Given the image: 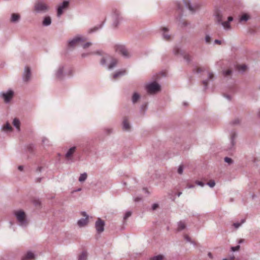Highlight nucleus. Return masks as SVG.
<instances>
[{"mask_svg":"<svg viewBox=\"0 0 260 260\" xmlns=\"http://www.w3.org/2000/svg\"><path fill=\"white\" fill-rule=\"evenodd\" d=\"M73 72V68L72 66H58L55 75L57 79L61 80L72 75Z\"/></svg>","mask_w":260,"mask_h":260,"instance_id":"1","label":"nucleus"},{"mask_svg":"<svg viewBox=\"0 0 260 260\" xmlns=\"http://www.w3.org/2000/svg\"><path fill=\"white\" fill-rule=\"evenodd\" d=\"M14 214L16 217L18 224L22 227H26L28 224L26 218L25 213L21 210H16L14 212Z\"/></svg>","mask_w":260,"mask_h":260,"instance_id":"2","label":"nucleus"},{"mask_svg":"<svg viewBox=\"0 0 260 260\" xmlns=\"http://www.w3.org/2000/svg\"><path fill=\"white\" fill-rule=\"evenodd\" d=\"M146 89L149 94H155L160 90V85L156 82H152L146 85Z\"/></svg>","mask_w":260,"mask_h":260,"instance_id":"3","label":"nucleus"},{"mask_svg":"<svg viewBox=\"0 0 260 260\" xmlns=\"http://www.w3.org/2000/svg\"><path fill=\"white\" fill-rule=\"evenodd\" d=\"M118 63L117 60L109 55H105L101 59V63L107 65H116Z\"/></svg>","mask_w":260,"mask_h":260,"instance_id":"4","label":"nucleus"},{"mask_svg":"<svg viewBox=\"0 0 260 260\" xmlns=\"http://www.w3.org/2000/svg\"><path fill=\"white\" fill-rule=\"evenodd\" d=\"M115 51L125 57H128L130 56V53L128 50L123 45H117L115 46Z\"/></svg>","mask_w":260,"mask_h":260,"instance_id":"5","label":"nucleus"},{"mask_svg":"<svg viewBox=\"0 0 260 260\" xmlns=\"http://www.w3.org/2000/svg\"><path fill=\"white\" fill-rule=\"evenodd\" d=\"M173 53L175 55H181L183 56V58L187 61H189L190 60V56L178 47H176L174 48Z\"/></svg>","mask_w":260,"mask_h":260,"instance_id":"6","label":"nucleus"},{"mask_svg":"<svg viewBox=\"0 0 260 260\" xmlns=\"http://www.w3.org/2000/svg\"><path fill=\"white\" fill-rule=\"evenodd\" d=\"M48 6L44 2H38L35 5V10L37 12H45L48 10Z\"/></svg>","mask_w":260,"mask_h":260,"instance_id":"7","label":"nucleus"},{"mask_svg":"<svg viewBox=\"0 0 260 260\" xmlns=\"http://www.w3.org/2000/svg\"><path fill=\"white\" fill-rule=\"evenodd\" d=\"M31 69L29 66H25L22 74V79L25 82H27L30 80L31 78Z\"/></svg>","mask_w":260,"mask_h":260,"instance_id":"8","label":"nucleus"},{"mask_svg":"<svg viewBox=\"0 0 260 260\" xmlns=\"http://www.w3.org/2000/svg\"><path fill=\"white\" fill-rule=\"evenodd\" d=\"M14 95V92L12 90H9L7 92H2L1 93V95L4 99L5 102L6 103H9L12 99Z\"/></svg>","mask_w":260,"mask_h":260,"instance_id":"9","label":"nucleus"},{"mask_svg":"<svg viewBox=\"0 0 260 260\" xmlns=\"http://www.w3.org/2000/svg\"><path fill=\"white\" fill-rule=\"evenodd\" d=\"M105 223L104 220L98 218L95 223V227L98 233H101L104 231Z\"/></svg>","mask_w":260,"mask_h":260,"instance_id":"10","label":"nucleus"},{"mask_svg":"<svg viewBox=\"0 0 260 260\" xmlns=\"http://www.w3.org/2000/svg\"><path fill=\"white\" fill-rule=\"evenodd\" d=\"M85 41L84 38L76 37L69 42L68 46L69 47H74L78 44H81L82 42Z\"/></svg>","mask_w":260,"mask_h":260,"instance_id":"11","label":"nucleus"},{"mask_svg":"<svg viewBox=\"0 0 260 260\" xmlns=\"http://www.w3.org/2000/svg\"><path fill=\"white\" fill-rule=\"evenodd\" d=\"M81 215L85 217V218H81L78 221L77 223L80 227L85 226L88 223V215L86 214V213L85 211H82L81 212Z\"/></svg>","mask_w":260,"mask_h":260,"instance_id":"12","label":"nucleus"},{"mask_svg":"<svg viewBox=\"0 0 260 260\" xmlns=\"http://www.w3.org/2000/svg\"><path fill=\"white\" fill-rule=\"evenodd\" d=\"M237 137V134L235 131H232L231 134V142L230 146L229 148V150H232L234 148L236 144L235 139Z\"/></svg>","mask_w":260,"mask_h":260,"instance_id":"13","label":"nucleus"},{"mask_svg":"<svg viewBox=\"0 0 260 260\" xmlns=\"http://www.w3.org/2000/svg\"><path fill=\"white\" fill-rule=\"evenodd\" d=\"M69 6L68 1H64L62 4L59 6L57 9V16H60L63 13V10L67 8Z\"/></svg>","mask_w":260,"mask_h":260,"instance_id":"14","label":"nucleus"},{"mask_svg":"<svg viewBox=\"0 0 260 260\" xmlns=\"http://www.w3.org/2000/svg\"><path fill=\"white\" fill-rule=\"evenodd\" d=\"M122 129L124 131H128L130 130L131 125L128 122V118L126 117H124L122 121Z\"/></svg>","mask_w":260,"mask_h":260,"instance_id":"15","label":"nucleus"},{"mask_svg":"<svg viewBox=\"0 0 260 260\" xmlns=\"http://www.w3.org/2000/svg\"><path fill=\"white\" fill-rule=\"evenodd\" d=\"M214 15L215 16L216 19L218 22H221L222 20V15L219 10H216L214 13Z\"/></svg>","mask_w":260,"mask_h":260,"instance_id":"16","label":"nucleus"},{"mask_svg":"<svg viewBox=\"0 0 260 260\" xmlns=\"http://www.w3.org/2000/svg\"><path fill=\"white\" fill-rule=\"evenodd\" d=\"M126 73V71L125 70L119 71L113 74V78L114 79H116L117 78L125 75Z\"/></svg>","mask_w":260,"mask_h":260,"instance_id":"17","label":"nucleus"},{"mask_svg":"<svg viewBox=\"0 0 260 260\" xmlns=\"http://www.w3.org/2000/svg\"><path fill=\"white\" fill-rule=\"evenodd\" d=\"M162 30L163 31L162 36L167 41H169L171 40V36L168 34V29L167 27H162Z\"/></svg>","mask_w":260,"mask_h":260,"instance_id":"18","label":"nucleus"},{"mask_svg":"<svg viewBox=\"0 0 260 260\" xmlns=\"http://www.w3.org/2000/svg\"><path fill=\"white\" fill-rule=\"evenodd\" d=\"M35 258V254L31 251H28L22 258V260H30Z\"/></svg>","mask_w":260,"mask_h":260,"instance_id":"19","label":"nucleus"},{"mask_svg":"<svg viewBox=\"0 0 260 260\" xmlns=\"http://www.w3.org/2000/svg\"><path fill=\"white\" fill-rule=\"evenodd\" d=\"M76 149V147L75 146L72 147L71 148H70L66 154V157L67 158H69L70 157H71L75 152Z\"/></svg>","mask_w":260,"mask_h":260,"instance_id":"20","label":"nucleus"},{"mask_svg":"<svg viewBox=\"0 0 260 260\" xmlns=\"http://www.w3.org/2000/svg\"><path fill=\"white\" fill-rule=\"evenodd\" d=\"M87 252L86 251H83L79 255L78 260H87Z\"/></svg>","mask_w":260,"mask_h":260,"instance_id":"21","label":"nucleus"},{"mask_svg":"<svg viewBox=\"0 0 260 260\" xmlns=\"http://www.w3.org/2000/svg\"><path fill=\"white\" fill-rule=\"evenodd\" d=\"M19 19H20V15L18 14L13 13L12 14L11 21V22H16L17 21H18V20Z\"/></svg>","mask_w":260,"mask_h":260,"instance_id":"22","label":"nucleus"},{"mask_svg":"<svg viewBox=\"0 0 260 260\" xmlns=\"http://www.w3.org/2000/svg\"><path fill=\"white\" fill-rule=\"evenodd\" d=\"M87 178V174L86 173H83L82 174H81L79 178V181L80 182H83L86 180Z\"/></svg>","mask_w":260,"mask_h":260,"instance_id":"23","label":"nucleus"},{"mask_svg":"<svg viewBox=\"0 0 260 260\" xmlns=\"http://www.w3.org/2000/svg\"><path fill=\"white\" fill-rule=\"evenodd\" d=\"M13 124L15 127H16L17 129H18V130L20 129V122L18 119L16 118H14L13 121Z\"/></svg>","mask_w":260,"mask_h":260,"instance_id":"24","label":"nucleus"},{"mask_svg":"<svg viewBox=\"0 0 260 260\" xmlns=\"http://www.w3.org/2000/svg\"><path fill=\"white\" fill-rule=\"evenodd\" d=\"M140 98V95L138 93H137V92L134 93L132 96L133 103L135 104L136 103H137V102L139 100Z\"/></svg>","mask_w":260,"mask_h":260,"instance_id":"25","label":"nucleus"},{"mask_svg":"<svg viewBox=\"0 0 260 260\" xmlns=\"http://www.w3.org/2000/svg\"><path fill=\"white\" fill-rule=\"evenodd\" d=\"M250 18V16L248 14H243L240 18V22H242V21H247L248 20H249Z\"/></svg>","mask_w":260,"mask_h":260,"instance_id":"26","label":"nucleus"},{"mask_svg":"<svg viewBox=\"0 0 260 260\" xmlns=\"http://www.w3.org/2000/svg\"><path fill=\"white\" fill-rule=\"evenodd\" d=\"M51 20L50 17H46L43 21V24L45 26L49 25L51 24Z\"/></svg>","mask_w":260,"mask_h":260,"instance_id":"27","label":"nucleus"},{"mask_svg":"<svg viewBox=\"0 0 260 260\" xmlns=\"http://www.w3.org/2000/svg\"><path fill=\"white\" fill-rule=\"evenodd\" d=\"M186 227L185 224L182 221H179L178 223V231L184 230Z\"/></svg>","mask_w":260,"mask_h":260,"instance_id":"28","label":"nucleus"},{"mask_svg":"<svg viewBox=\"0 0 260 260\" xmlns=\"http://www.w3.org/2000/svg\"><path fill=\"white\" fill-rule=\"evenodd\" d=\"M232 71L230 69L223 70L222 71L223 75L225 77H231L232 75Z\"/></svg>","mask_w":260,"mask_h":260,"instance_id":"29","label":"nucleus"},{"mask_svg":"<svg viewBox=\"0 0 260 260\" xmlns=\"http://www.w3.org/2000/svg\"><path fill=\"white\" fill-rule=\"evenodd\" d=\"M248 66H237V70L241 73H244L247 70Z\"/></svg>","mask_w":260,"mask_h":260,"instance_id":"30","label":"nucleus"},{"mask_svg":"<svg viewBox=\"0 0 260 260\" xmlns=\"http://www.w3.org/2000/svg\"><path fill=\"white\" fill-rule=\"evenodd\" d=\"M221 23L224 29H229L231 28V25L229 21H224V22L221 21Z\"/></svg>","mask_w":260,"mask_h":260,"instance_id":"31","label":"nucleus"},{"mask_svg":"<svg viewBox=\"0 0 260 260\" xmlns=\"http://www.w3.org/2000/svg\"><path fill=\"white\" fill-rule=\"evenodd\" d=\"M245 219H242L241 220V222L240 223L239 222H235L233 223V226L235 228V229H238L243 223H244L245 222Z\"/></svg>","mask_w":260,"mask_h":260,"instance_id":"32","label":"nucleus"},{"mask_svg":"<svg viewBox=\"0 0 260 260\" xmlns=\"http://www.w3.org/2000/svg\"><path fill=\"white\" fill-rule=\"evenodd\" d=\"M164 258V256L162 255H157L152 257L150 258V260H162Z\"/></svg>","mask_w":260,"mask_h":260,"instance_id":"33","label":"nucleus"},{"mask_svg":"<svg viewBox=\"0 0 260 260\" xmlns=\"http://www.w3.org/2000/svg\"><path fill=\"white\" fill-rule=\"evenodd\" d=\"M187 7H188V8L189 9V10L191 11V12H194L195 11L196 9H198L199 8L198 6H196L194 8L192 7L189 3H187Z\"/></svg>","mask_w":260,"mask_h":260,"instance_id":"34","label":"nucleus"},{"mask_svg":"<svg viewBox=\"0 0 260 260\" xmlns=\"http://www.w3.org/2000/svg\"><path fill=\"white\" fill-rule=\"evenodd\" d=\"M224 160L225 162L229 164V165L232 164L234 162L232 158L228 157H225L224 158Z\"/></svg>","mask_w":260,"mask_h":260,"instance_id":"35","label":"nucleus"},{"mask_svg":"<svg viewBox=\"0 0 260 260\" xmlns=\"http://www.w3.org/2000/svg\"><path fill=\"white\" fill-rule=\"evenodd\" d=\"M4 130H8V131H12V126L10 125V124H9V122H7L5 126L4 127Z\"/></svg>","mask_w":260,"mask_h":260,"instance_id":"36","label":"nucleus"},{"mask_svg":"<svg viewBox=\"0 0 260 260\" xmlns=\"http://www.w3.org/2000/svg\"><path fill=\"white\" fill-rule=\"evenodd\" d=\"M132 215V212L131 211H127L123 217L124 220L127 219L128 217H129Z\"/></svg>","mask_w":260,"mask_h":260,"instance_id":"37","label":"nucleus"},{"mask_svg":"<svg viewBox=\"0 0 260 260\" xmlns=\"http://www.w3.org/2000/svg\"><path fill=\"white\" fill-rule=\"evenodd\" d=\"M207 185L210 187H213L215 185V182L214 180H211L207 183Z\"/></svg>","mask_w":260,"mask_h":260,"instance_id":"38","label":"nucleus"},{"mask_svg":"<svg viewBox=\"0 0 260 260\" xmlns=\"http://www.w3.org/2000/svg\"><path fill=\"white\" fill-rule=\"evenodd\" d=\"M196 72L197 74H200L201 72H205V71L203 70L202 68H197L196 69Z\"/></svg>","mask_w":260,"mask_h":260,"instance_id":"39","label":"nucleus"},{"mask_svg":"<svg viewBox=\"0 0 260 260\" xmlns=\"http://www.w3.org/2000/svg\"><path fill=\"white\" fill-rule=\"evenodd\" d=\"M185 239L187 241V242H190L191 243H192V244L193 245H196V243L194 242L193 241H191V239L190 237H189L187 235H185Z\"/></svg>","mask_w":260,"mask_h":260,"instance_id":"40","label":"nucleus"},{"mask_svg":"<svg viewBox=\"0 0 260 260\" xmlns=\"http://www.w3.org/2000/svg\"><path fill=\"white\" fill-rule=\"evenodd\" d=\"M205 41L207 43H210L211 41V38L209 35H206L205 37Z\"/></svg>","mask_w":260,"mask_h":260,"instance_id":"41","label":"nucleus"},{"mask_svg":"<svg viewBox=\"0 0 260 260\" xmlns=\"http://www.w3.org/2000/svg\"><path fill=\"white\" fill-rule=\"evenodd\" d=\"M240 248V246L239 245H237V246H235V247H231V250L233 251H236L239 250Z\"/></svg>","mask_w":260,"mask_h":260,"instance_id":"42","label":"nucleus"},{"mask_svg":"<svg viewBox=\"0 0 260 260\" xmlns=\"http://www.w3.org/2000/svg\"><path fill=\"white\" fill-rule=\"evenodd\" d=\"M214 77V75L212 73L208 72V79H212Z\"/></svg>","mask_w":260,"mask_h":260,"instance_id":"43","label":"nucleus"},{"mask_svg":"<svg viewBox=\"0 0 260 260\" xmlns=\"http://www.w3.org/2000/svg\"><path fill=\"white\" fill-rule=\"evenodd\" d=\"M183 167L182 166H180L178 169V173L179 174H182L183 173Z\"/></svg>","mask_w":260,"mask_h":260,"instance_id":"44","label":"nucleus"},{"mask_svg":"<svg viewBox=\"0 0 260 260\" xmlns=\"http://www.w3.org/2000/svg\"><path fill=\"white\" fill-rule=\"evenodd\" d=\"M202 82L204 86V89L206 90L207 88L208 81L207 80H204Z\"/></svg>","mask_w":260,"mask_h":260,"instance_id":"45","label":"nucleus"},{"mask_svg":"<svg viewBox=\"0 0 260 260\" xmlns=\"http://www.w3.org/2000/svg\"><path fill=\"white\" fill-rule=\"evenodd\" d=\"M240 123V120L238 119H236L232 121V124L233 125L238 124Z\"/></svg>","mask_w":260,"mask_h":260,"instance_id":"46","label":"nucleus"},{"mask_svg":"<svg viewBox=\"0 0 260 260\" xmlns=\"http://www.w3.org/2000/svg\"><path fill=\"white\" fill-rule=\"evenodd\" d=\"M196 183L197 184L202 187H203L204 186V183L202 181H197Z\"/></svg>","mask_w":260,"mask_h":260,"instance_id":"47","label":"nucleus"},{"mask_svg":"<svg viewBox=\"0 0 260 260\" xmlns=\"http://www.w3.org/2000/svg\"><path fill=\"white\" fill-rule=\"evenodd\" d=\"M91 45V43L88 42V43H86V44H84L83 45V47L84 48H86L89 47Z\"/></svg>","mask_w":260,"mask_h":260,"instance_id":"48","label":"nucleus"},{"mask_svg":"<svg viewBox=\"0 0 260 260\" xmlns=\"http://www.w3.org/2000/svg\"><path fill=\"white\" fill-rule=\"evenodd\" d=\"M158 207V205L157 204H153L152 206V209L153 210H155Z\"/></svg>","mask_w":260,"mask_h":260,"instance_id":"49","label":"nucleus"},{"mask_svg":"<svg viewBox=\"0 0 260 260\" xmlns=\"http://www.w3.org/2000/svg\"><path fill=\"white\" fill-rule=\"evenodd\" d=\"M142 200V197H136L134 199V201L136 202H139Z\"/></svg>","mask_w":260,"mask_h":260,"instance_id":"50","label":"nucleus"},{"mask_svg":"<svg viewBox=\"0 0 260 260\" xmlns=\"http://www.w3.org/2000/svg\"><path fill=\"white\" fill-rule=\"evenodd\" d=\"M215 43L218 45L221 44V41L218 40H215L214 41Z\"/></svg>","mask_w":260,"mask_h":260,"instance_id":"51","label":"nucleus"},{"mask_svg":"<svg viewBox=\"0 0 260 260\" xmlns=\"http://www.w3.org/2000/svg\"><path fill=\"white\" fill-rule=\"evenodd\" d=\"M35 204L36 206H38V205L40 206L41 203L39 201H36L35 202Z\"/></svg>","mask_w":260,"mask_h":260,"instance_id":"52","label":"nucleus"},{"mask_svg":"<svg viewBox=\"0 0 260 260\" xmlns=\"http://www.w3.org/2000/svg\"><path fill=\"white\" fill-rule=\"evenodd\" d=\"M115 66H108V70L111 71L113 69L114 67Z\"/></svg>","mask_w":260,"mask_h":260,"instance_id":"53","label":"nucleus"},{"mask_svg":"<svg viewBox=\"0 0 260 260\" xmlns=\"http://www.w3.org/2000/svg\"><path fill=\"white\" fill-rule=\"evenodd\" d=\"M233 18L232 17V16H229L228 17V21L229 22H230L231 21H233Z\"/></svg>","mask_w":260,"mask_h":260,"instance_id":"54","label":"nucleus"},{"mask_svg":"<svg viewBox=\"0 0 260 260\" xmlns=\"http://www.w3.org/2000/svg\"><path fill=\"white\" fill-rule=\"evenodd\" d=\"M18 169L19 171H22L23 169V167L22 166H19Z\"/></svg>","mask_w":260,"mask_h":260,"instance_id":"55","label":"nucleus"},{"mask_svg":"<svg viewBox=\"0 0 260 260\" xmlns=\"http://www.w3.org/2000/svg\"><path fill=\"white\" fill-rule=\"evenodd\" d=\"M107 133H108V134H110V133H112V129H111V128H107Z\"/></svg>","mask_w":260,"mask_h":260,"instance_id":"56","label":"nucleus"},{"mask_svg":"<svg viewBox=\"0 0 260 260\" xmlns=\"http://www.w3.org/2000/svg\"><path fill=\"white\" fill-rule=\"evenodd\" d=\"M28 149L29 151H31L32 150V145L29 146Z\"/></svg>","mask_w":260,"mask_h":260,"instance_id":"57","label":"nucleus"},{"mask_svg":"<svg viewBox=\"0 0 260 260\" xmlns=\"http://www.w3.org/2000/svg\"><path fill=\"white\" fill-rule=\"evenodd\" d=\"M143 190L145 191V193L149 194V192L146 188H144Z\"/></svg>","mask_w":260,"mask_h":260,"instance_id":"58","label":"nucleus"},{"mask_svg":"<svg viewBox=\"0 0 260 260\" xmlns=\"http://www.w3.org/2000/svg\"><path fill=\"white\" fill-rule=\"evenodd\" d=\"M41 180H42L41 178H38L37 179L36 181L37 182H40Z\"/></svg>","mask_w":260,"mask_h":260,"instance_id":"59","label":"nucleus"},{"mask_svg":"<svg viewBox=\"0 0 260 260\" xmlns=\"http://www.w3.org/2000/svg\"><path fill=\"white\" fill-rule=\"evenodd\" d=\"M225 98H226L227 99H228L229 100H231V96H230V95H225Z\"/></svg>","mask_w":260,"mask_h":260,"instance_id":"60","label":"nucleus"},{"mask_svg":"<svg viewBox=\"0 0 260 260\" xmlns=\"http://www.w3.org/2000/svg\"><path fill=\"white\" fill-rule=\"evenodd\" d=\"M194 186L193 185H189L188 186V188H193V187H194Z\"/></svg>","mask_w":260,"mask_h":260,"instance_id":"61","label":"nucleus"},{"mask_svg":"<svg viewBox=\"0 0 260 260\" xmlns=\"http://www.w3.org/2000/svg\"><path fill=\"white\" fill-rule=\"evenodd\" d=\"M244 242V239H240L239 242H238V243L239 244H241L242 243H243Z\"/></svg>","mask_w":260,"mask_h":260,"instance_id":"62","label":"nucleus"},{"mask_svg":"<svg viewBox=\"0 0 260 260\" xmlns=\"http://www.w3.org/2000/svg\"><path fill=\"white\" fill-rule=\"evenodd\" d=\"M182 194V192H179L178 193H177V196L179 197L181 196V194Z\"/></svg>","mask_w":260,"mask_h":260,"instance_id":"63","label":"nucleus"},{"mask_svg":"<svg viewBox=\"0 0 260 260\" xmlns=\"http://www.w3.org/2000/svg\"><path fill=\"white\" fill-rule=\"evenodd\" d=\"M41 170H42V167H39L38 169H37V171H39V172H41Z\"/></svg>","mask_w":260,"mask_h":260,"instance_id":"64","label":"nucleus"}]
</instances>
